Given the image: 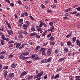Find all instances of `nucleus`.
I'll list each match as a JSON object with an SVG mask.
<instances>
[{"instance_id": "nucleus-21", "label": "nucleus", "mask_w": 80, "mask_h": 80, "mask_svg": "<svg viewBox=\"0 0 80 80\" xmlns=\"http://www.w3.org/2000/svg\"><path fill=\"white\" fill-rule=\"evenodd\" d=\"M51 60H52V58L51 57L48 59V60L46 61V62H50Z\"/></svg>"}, {"instance_id": "nucleus-46", "label": "nucleus", "mask_w": 80, "mask_h": 80, "mask_svg": "<svg viewBox=\"0 0 80 80\" xmlns=\"http://www.w3.org/2000/svg\"><path fill=\"white\" fill-rule=\"evenodd\" d=\"M17 2L19 4V5H21V4H22V2L20 1H18Z\"/></svg>"}, {"instance_id": "nucleus-8", "label": "nucleus", "mask_w": 80, "mask_h": 80, "mask_svg": "<svg viewBox=\"0 0 80 80\" xmlns=\"http://www.w3.org/2000/svg\"><path fill=\"white\" fill-rule=\"evenodd\" d=\"M37 35V32H35L33 33H32L30 34L29 35L30 36H35V35Z\"/></svg>"}, {"instance_id": "nucleus-9", "label": "nucleus", "mask_w": 80, "mask_h": 80, "mask_svg": "<svg viewBox=\"0 0 80 80\" xmlns=\"http://www.w3.org/2000/svg\"><path fill=\"white\" fill-rule=\"evenodd\" d=\"M25 47V44H22V45H21L20 47L19 48V49H22V48H23Z\"/></svg>"}, {"instance_id": "nucleus-45", "label": "nucleus", "mask_w": 80, "mask_h": 80, "mask_svg": "<svg viewBox=\"0 0 80 80\" xmlns=\"http://www.w3.org/2000/svg\"><path fill=\"white\" fill-rule=\"evenodd\" d=\"M9 58H13V55H12V54H10L9 56Z\"/></svg>"}, {"instance_id": "nucleus-48", "label": "nucleus", "mask_w": 80, "mask_h": 80, "mask_svg": "<svg viewBox=\"0 0 80 80\" xmlns=\"http://www.w3.org/2000/svg\"><path fill=\"white\" fill-rule=\"evenodd\" d=\"M58 52V50L57 49L55 50V53L57 54Z\"/></svg>"}, {"instance_id": "nucleus-1", "label": "nucleus", "mask_w": 80, "mask_h": 80, "mask_svg": "<svg viewBox=\"0 0 80 80\" xmlns=\"http://www.w3.org/2000/svg\"><path fill=\"white\" fill-rule=\"evenodd\" d=\"M46 49L43 48H42L40 50V53H42V55H45L46 54Z\"/></svg>"}, {"instance_id": "nucleus-27", "label": "nucleus", "mask_w": 80, "mask_h": 80, "mask_svg": "<svg viewBox=\"0 0 80 80\" xmlns=\"http://www.w3.org/2000/svg\"><path fill=\"white\" fill-rule=\"evenodd\" d=\"M24 57H25L24 56V55H23L22 54L21 55H20L19 57V58L20 59V58H23Z\"/></svg>"}, {"instance_id": "nucleus-10", "label": "nucleus", "mask_w": 80, "mask_h": 80, "mask_svg": "<svg viewBox=\"0 0 80 80\" xmlns=\"http://www.w3.org/2000/svg\"><path fill=\"white\" fill-rule=\"evenodd\" d=\"M21 43H22V42H20L19 43H18L17 45H16V48H19V47H20V46Z\"/></svg>"}, {"instance_id": "nucleus-40", "label": "nucleus", "mask_w": 80, "mask_h": 80, "mask_svg": "<svg viewBox=\"0 0 80 80\" xmlns=\"http://www.w3.org/2000/svg\"><path fill=\"white\" fill-rule=\"evenodd\" d=\"M70 10H71V8H68V9H67L66 10V12H70Z\"/></svg>"}, {"instance_id": "nucleus-39", "label": "nucleus", "mask_w": 80, "mask_h": 80, "mask_svg": "<svg viewBox=\"0 0 80 80\" xmlns=\"http://www.w3.org/2000/svg\"><path fill=\"white\" fill-rule=\"evenodd\" d=\"M64 50L65 52H68V49L67 48H65L64 49Z\"/></svg>"}, {"instance_id": "nucleus-36", "label": "nucleus", "mask_w": 80, "mask_h": 80, "mask_svg": "<svg viewBox=\"0 0 80 80\" xmlns=\"http://www.w3.org/2000/svg\"><path fill=\"white\" fill-rule=\"evenodd\" d=\"M49 25L50 26H53V22H51L49 23Z\"/></svg>"}, {"instance_id": "nucleus-49", "label": "nucleus", "mask_w": 80, "mask_h": 80, "mask_svg": "<svg viewBox=\"0 0 80 80\" xmlns=\"http://www.w3.org/2000/svg\"><path fill=\"white\" fill-rule=\"evenodd\" d=\"M41 7L42 8H45V6L43 4H41Z\"/></svg>"}, {"instance_id": "nucleus-37", "label": "nucleus", "mask_w": 80, "mask_h": 80, "mask_svg": "<svg viewBox=\"0 0 80 80\" xmlns=\"http://www.w3.org/2000/svg\"><path fill=\"white\" fill-rule=\"evenodd\" d=\"M35 31V28H32L31 29V32H34Z\"/></svg>"}, {"instance_id": "nucleus-32", "label": "nucleus", "mask_w": 80, "mask_h": 80, "mask_svg": "<svg viewBox=\"0 0 80 80\" xmlns=\"http://www.w3.org/2000/svg\"><path fill=\"white\" fill-rule=\"evenodd\" d=\"M80 43V41L78 39L76 40V43L77 45H78V44Z\"/></svg>"}, {"instance_id": "nucleus-61", "label": "nucleus", "mask_w": 80, "mask_h": 80, "mask_svg": "<svg viewBox=\"0 0 80 80\" xmlns=\"http://www.w3.org/2000/svg\"><path fill=\"white\" fill-rule=\"evenodd\" d=\"M6 2H8V3H10V0H5Z\"/></svg>"}, {"instance_id": "nucleus-41", "label": "nucleus", "mask_w": 80, "mask_h": 80, "mask_svg": "<svg viewBox=\"0 0 80 80\" xmlns=\"http://www.w3.org/2000/svg\"><path fill=\"white\" fill-rule=\"evenodd\" d=\"M64 60V58H62L59 60V62L61 61H63Z\"/></svg>"}, {"instance_id": "nucleus-6", "label": "nucleus", "mask_w": 80, "mask_h": 80, "mask_svg": "<svg viewBox=\"0 0 80 80\" xmlns=\"http://www.w3.org/2000/svg\"><path fill=\"white\" fill-rule=\"evenodd\" d=\"M17 63L16 62H13L12 64V68H15L16 67H17Z\"/></svg>"}, {"instance_id": "nucleus-52", "label": "nucleus", "mask_w": 80, "mask_h": 80, "mask_svg": "<svg viewBox=\"0 0 80 80\" xmlns=\"http://www.w3.org/2000/svg\"><path fill=\"white\" fill-rule=\"evenodd\" d=\"M29 17L31 19H32V20H34V18L32 16H29Z\"/></svg>"}, {"instance_id": "nucleus-33", "label": "nucleus", "mask_w": 80, "mask_h": 80, "mask_svg": "<svg viewBox=\"0 0 80 80\" xmlns=\"http://www.w3.org/2000/svg\"><path fill=\"white\" fill-rule=\"evenodd\" d=\"M50 43L52 45H55V43L52 41L50 42Z\"/></svg>"}, {"instance_id": "nucleus-59", "label": "nucleus", "mask_w": 80, "mask_h": 80, "mask_svg": "<svg viewBox=\"0 0 80 80\" xmlns=\"http://www.w3.org/2000/svg\"><path fill=\"white\" fill-rule=\"evenodd\" d=\"M77 10V11H80V7H78L76 8Z\"/></svg>"}, {"instance_id": "nucleus-50", "label": "nucleus", "mask_w": 80, "mask_h": 80, "mask_svg": "<svg viewBox=\"0 0 80 80\" xmlns=\"http://www.w3.org/2000/svg\"><path fill=\"white\" fill-rule=\"evenodd\" d=\"M42 25L43 24H40L38 26V27L39 28H41V27H42Z\"/></svg>"}, {"instance_id": "nucleus-5", "label": "nucleus", "mask_w": 80, "mask_h": 80, "mask_svg": "<svg viewBox=\"0 0 80 80\" xmlns=\"http://www.w3.org/2000/svg\"><path fill=\"white\" fill-rule=\"evenodd\" d=\"M7 32L8 33V35H13V32L12 31V30H7Z\"/></svg>"}, {"instance_id": "nucleus-26", "label": "nucleus", "mask_w": 80, "mask_h": 80, "mask_svg": "<svg viewBox=\"0 0 80 80\" xmlns=\"http://www.w3.org/2000/svg\"><path fill=\"white\" fill-rule=\"evenodd\" d=\"M67 45L68 46H70L71 45V42L70 41H68L67 42Z\"/></svg>"}, {"instance_id": "nucleus-62", "label": "nucleus", "mask_w": 80, "mask_h": 80, "mask_svg": "<svg viewBox=\"0 0 80 80\" xmlns=\"http://www.w3.org/2000/svg\"><path fill=\"white\" fill-rule=\"evenodd\" d=\"M60 44L61 46H63L64 45V43L63 42H61Z\"/></svg>"}, {"instance_id": "nucleus-25", "label": "nucleus", "mask_w": 80, "mask_h": 80, "mask_svg": "<svg viewBox=\"0 0 80 80\" xmlns=\"http://www.w3.org/2000/svg\"><path fill=\"white\" fill-rule=\"evenodd\" d=\"M42 63H47V61H46V59H44L43 60H42Z\"/></svg>"}, {"instance_id": "nucleus-2", "label": "nucleus", "mask_w": 80, "mask_h": 80, "mask_svg": "<svg viewBox=\"0 0 80 80\" xmlns=\"http://www.w3.org/2000/svg\"><path fill=\"white\" fill-rule=\"evenodd\" d=\"M52 52V49L51 48H49L47 51V55L49 56L51 54Z\"/></svg>"}, {"instance_id": "nucleus-4", "label": "nucleus", "mask_w": 80, "mask_h": 80, "mask_svg": "<svg viewBox=\"0 0 80 80\" xmlns=\"http://www.w3.org/2000/svg\"><path fill=\"white\" fill-rule=\"evenodd\" d=\"M43 74V72H41L38 74V75L36 77H35L36 78H38V77H41L42 74Z\"/></svg>"}, {"instance_id": "nucleus-24", "label": "nucleus", "mask_w": 80, "mask_h": 80, "mask_svg": "<svg viewBox=\"0 0 80 80\" xmlns=\"http://www.w3.org/2000/svg\"><path fill=\"white\" fill-rule=\"evenodd\" d=\"M55 29V27L54 26H52V27L51 28V29H50V32H53V30Z\"/></svg>"}, {"instance_id": "nucleus-18", "label": "nucleus", "mask_w": 80, "mask_h": 80, "mask_svg": "<svg viewBox=\"0 0 80 80\" xmlns=\"http://www.w3.org/2000/svg\"><path fill=\"white\" fill-rule=\"evenodd\" d=\"M18 33L20 35H22L23 33V31L21 30H19L18 31Z\"/></svg>"}, {"instance_id": "nucleus-23", "label": "nucleus", "mask_w": 80, "mask_h": 80, "mask_svg": "<svg viewBox=\"0 0 80 80\" xmlns=\"http://www.w3.org/2000/svg\"><path fill=\"white\" fill-rule=\"evenodd\" d=\"M76 80H80V76H77L75 77Z\"/></svg>"}, {"instance_id": "nucleus-42", "label": "nucleus", "mask_w": 80, "mask_h": 80, "mask_svg": "<svg viewBox=\"0 0 80 80\" xmlns=\"http://www.w3.org/2000/svg\"><path fill=\"white\" fill-rule=\"evenodd\" d=\"M26 24H27V25H28V26H29V24H30V22L28 21H26Z\"/></svg>"}, {"instance_id": "nucleus-44", "label": "nucleus", "mask_w": 80, "mask_h": 80, "mask_svg": "<svg viewBox=\"0 0 80 80\" xmlns=\"http://www.w3.org/2000/svg\"><path fill=\"white\" fill-rule=\"evenodd\" d=\"M8 66H6L4 68H3V69H4V70H6V69H8Z\"/></svg>"}, {"instance_id": "nucleus-43", "label": "nucleus", "mask_w": 80, "mask_h": 80, "mask_svg": "<svg viewBox=\"0 0 80 80\" xmlns=\"http://www.w3.org/2000/svg\"><path fill=\"white\" fill-rule=\"evenodd\" d=\"M4 58V56L3 55L0 56V58H1V59H3Z\"/></svg>"}, {"instance_id": "nucleus-60", "label": "nucleus", "mask_w": 80, "mask_h": 80, "mask_svg": "<svg viewBox=\"0 0 80 80\" xmlns=\"http://www.w3.org/2000/svg\"><path fill=\"white\" fill-rule=\"evenodd\" d=\"M63 18H64V19H65V20H67L68 19V18L67 17H64Z\"/></svg>"}, {"instance_id": "nucleus-56", "label": "nucleus", "mask_w": 80, "mask_h": 80, "mask_svg": "<svg viewBox=\"0 0 80 80\" xmlns=\"http://www.w3.org/2000/svg\"><path fill=\"white\" fill-rule=\"evenodd\" d=\"M48 12V13H52V11L51 10H47Z\"/></svg>"}, {"instance_id": "nucleus-12", "label": "nucleus", "mask_w": 80, "mask_h": 80, "mask_svg": "<svg viewBox=\"0 0 80 80\" xmlns=\"http://www.w3.org/2000/svg\"><path fill=\"white\" fill-rule=\"evenodd\" d=\"M6 26L7 27L9 28H11V26L10 25V23H8L6 24Z\"/></svg>"}, {"instance_id": "nucleus-53", "label": "nucleus", "mask_w": 80, "mask_h": 80, "mask_svg": "<svg viewBox=\"0 0 80 80\" xmlns=\"http://www.w3.org/2000/svg\"><path fill=\"white\" fill-rule=\"evenodd\" d=\"M43 25L44 26V27L45 28H46V27H47V24H45V23H43Z\"/></svg>"}, {"instance_id": "nucleus-47", "label": "nucleus", "mask_w": 80, "mask_h": 80, "mask_svg": "<svg viewBox=\"0 0 80 80\" xmlns=\"http://www.w3.org/2000/svg\"><path fill=\"white\" fill-rule=\"evenodd\" d=\"M51 34H52L51 33H49V34H48V35L47 36V37L48 38L49 37H50L51 36Z\"/></svg>"}, {"instance_id": "nucleus-31", "label": "nucleus", "mask_w": 80, "mask_h": 80, "mask_svg": "<svg viewBox=\"0 0 80 80\" xmlns=\"http://www.w3.org/2000/svg\"><path fill=\"white\" fill-rule=\"evenodd\" d=\"M40 48V46H38L36 48V49H35V50H36V51H37V50H38V49H39Z\"/></svg>"}, {"instance_id": "nucleus-34", "label": "nucleus", "mask_w": 80, "mask_h": 80, "mask_svg": "<svg viewBox=\"0 0 80 80\" xmlns=\"http://www.w3.org/2000/svg\"><path fill=\"white\" fill-rule=\"evenodd\" d=\"M5 53V51L2 52L0 53V55H3Z\"/></svg>"}, {"instance_id": "nucleus-29", "label": "nucleus", "mask_w": 80, "mask_h": 80, "mask_svg": "<svg viewBox=\"0 0 80 80\" xmlns=\"http://www.w3.org/2000/svg\"><path fill=\"white\" fill-rule=\"evenodd\" d=\"M58 77H59V74H58L56 75L54 77V78L55 79H56V78H57Z\"/></svg>"}, {"instance_id": "nucleus-35", "label": "nucleus", "mask_w": 80, "mask_h": 80, "mask_svg": "<svg viewBox=\"0 0 80 80\" xmlns=\"http://www.w3.org/2000/svg\"><path fill=\"white\" fill-rule=\"evenodd\" d=\"M22 27H27L28 26V25H27V24H25L23 25Z\"/></svg>"}, {"instance_id": "nucleus-22", "label": "nucleus", "mask_w": 80, "mask_h": 80, "mask_svg": "<svg viewBox=\"0 0 80 80\" xmlns=\"http://www.w3.org/2000/svg\"><path fill=\"white\" fill-rule=\"evenodd\" d=\"M13 76H14V73H11L9 75V77L10 78L13 77Z\"/></svg>"}, {"instance_id": "nucleus-55", "label": "nucleus", "mask_w": 80, "mask_h": 80, "mask_svg": "<svg viewBox=\"0 0 80 80\" xmlns=\"http://www.w3.org/2000/svg\"><path fill=\"white\" fill-rule=\"evenodd\" d=\"M13 46V45L12 44H11L9 45V47H12Z\"/></svg>"}, {"instance_id": "nucleus-20", "label": "nucleus", "mask_w": 80, "mask_h": 80, "mask_svg": "<svg viewBox=\"0 0 80 80\" xmlns=\"http://www.w3.org/2000/svg\"><path fill=\"white\" fill-rule=\"evenodd\" d=\"M34 59L36 60H40V59H42V58H39V57L38 56L37 57L35 58Z\"/></svg>"}, {"instance_id": "nucleus-3", "label": "nucleus", "mask_w": 80, "mask_h": 80, "mask_svg": "<svg viewBox=\"0 0 80 80\" xmlns=\"http://www.w3.org/2000/svg\"><path fill=\"white\" fill-rule=\"evenodd\" d=\"M28 73V71H25L23 72H22L20 76V77H23V76H24V75H27Z\"/></svg>"}, {"instance_id": "nucleus-51", "label": "nucleus", "mask_w": 80, "mask_h": 80, "mask_svg": "<svg viewBox=\"0 0 80 80\" xmlns=\"http://www.w3.org/2000/svg\"><path fill=\"white\" fill-rule=\"evenodd\" d=\"M32 58H34L35 59V55H32Z\"/></svg>"}, {"instance_id": "nucleus-54", "label": "nucleus", "mask_w": 80, "mask_h": 80, "mask_svg": "<svg viewBox=\"0 0 80 80\" xmlns=\"http://www.w3.org/2000/svg\"><path fill=\"white\" fill-rule=\"evenodd\" d=\"M4 40H7V41H9L10 40V39H9V38H6Z\"/></svg>"}, {"instance_id": "nucleus-38", "label": "nucleus", "mask_w": 80, "mask_h": 80, "mask_svg": "<svg viewBox=\"0 0 80 80\" xmlns=\"http://www.w3.org/2000/svg\"><path fill=\"white\" fill-rule=\"evenodd\" d=\"M37 30L38 31H42L43 29H42V28H40L37 29Z\"/></svg>"}, {"instance_id": "nucleus-16", "label": "nucleus", "mask_w": 80, "mask_h": 80, "mask_svg": "<svg viewBox=\"0 0 80 80\" xmlns=\"http://www.w3.org/2000/svg\"><path fill=\"white\" fill-rule=\"evenodd\" d=\"M7 73H8V72L7 71H4V77L5 78H6V77H7Z\"/></svg>"}, {"instance_id": "nucleus-28", "label": "nucleus", "mask_w": 80, "mask_h": 80, "mask_svg": "<svg viewBox=\"0 0 80 80\" xmlns=\"http://www.w3.org/2000/svg\"><path fill=\"white\" fill-rule=\"evenodd\" d=\"M15 43V41H9L8 42V43Z\"/></svg>"}, {"instance_id": "nucleus-13", "label": "nucleus", "mask_w": 80, "mask_h": 80, "mask_svg": "<svg viewBox=\"0 0 80 80\" xmlns=\"http://www.w3.org/2000/svg\"><path fill=\"white\" fill-rule=\"evenodd\" d=\"M47 34V31H45L42 33V36H45Z\"/></svg>"}, {"instance_id": "nucleus-64", "label": "nucleus", "mask_w": 80, "mask_h": 80, "mask_svg": "<svg viewBox=\"0 0 80 80\" xmlns=\"http://www.w3.org/2000/svg\"><path fill=\"white\" fill-rule=\"evenodd\" d=\"M28 57H24L23 59L24 60V59H28Z\"/></svg>"}, {"instance_id": "nucleus-11", "label": "nucleus", "mask_w": 80, "mask_h": 80, "mask_svg": "<svg viewBox=\"0 0 80 80\" xmlns=\"http://www.w3.org/2000/svg\"><path fill=\"white\" fill-rule=\"evenodd\" d=\"M22 55H24V56H26L27 55H29V52H24V53H22Z\"/></svg>"}, {"instance_id": "nucleus-58", "label": "nucleus", "mask_w": 80, "mask_h": 80, "mask_svg": "<svg viewBox=\"0 0 80 80\" xmlns=\"http://www.w3.org/2000/svg\"><path fill=\"white\" fill-rule=\"evenodd\" d=\"M36 37L37 38H38L40 37V36L38 35H36Z\"/></svg>"}, {"instance_id": "nucleus-63", "label": "nucleus", "mask_w": 80, "mask_h": 80, "mask_svg": "<svg viewBox=\"0 0 80 80\" xmlns=\"http://www.w3.org/2000/svg\"><path fill=\"white\" fill-rule=\"evenodd\" d=\"M0 30H1V31H3L4 30V28L3 27H2L0 28Z\"/></svg>"}, {"instance_id": "nucleus-15", "label": "nucleus", "mask_w": 80, "mask_h": 80, "mask_svg": "<svg viewBox=\"0 0 80 80\" xmlns=\"http://www.w3.org/2000/svg\"><path fill=\"white\" fill-rule=\"evenodd\" d=\"M54 37L53 36H51L49 38V40H51V41H53L54 40Z\"/></svg>"}, {"instance_id": "nucleus-7", "label": "nucleus", "mask_w": 80, "mask_h": 80, "mask_svg": "<svg viewBox=\"0 0 80 80\" xmlns=\"http://www.w3.org/2000/svg\"><path fill=\"white\" fill-rule=\"evenodd\" d=\"M23 19H20L19 20V22L20 25H22V24H23Z\"/></svg>"}, {"instance_id": "nucleus-30", "label": "nucleus", "mask_w": 80, "mask_h": 80, "mask_svg": "<svg viewBox=\"0 0 80 80\" xmlns=\"http://www.w3.org/2000/svg\"><path fill=\"white\" fill-rule=\"evenodd\" d=\"M76 37H74L73 38H72V41L73 42H75V41H76Z\"/></svg>"}, {"instance_id": "nucleus-14", "label": "nucleus", "mask_w": 80, "mask_h": 80, "mask_svg": "<svg viewBox=\"0 0 80 80\" xmlns=\"http://www.w3.org/2000/svg\"><path fill=\"white\" fill-rule=\"evenodd\" d=\"M72 32L70 33L68 35H67L66 37V38H69L70 37H71V35H72Z\"/></svg>"}, {"instance_id": "nucleus-19", "label": "nucleus", "mask_w": 80, "mask_h": 80, "mask_svg": "<svg viewBox=\"0 0 80 80\" xmlns=\"http://www.w3.org/2000/svg\"><path fill=\"white\" fill-rule=\"evenodd\" d=\"M33 76L32 75L28 77L27 79L28 80H31V79L33 78Z\"/></svg>"}, {"instance_id": "nucleus-57", "label": "nucleus", "mask_w": 80, "mask_h": 80, "mask_svg": "<svg viewBox=\"0 0 80 80\" xmlns=\"http://www.w3.org/2000/svg\"><path fill=\"white\" fill-rule=\"evenodd\" d=\"M2 38L3 40H5V36H4V35H3L2 36Z\"/></svg>"}, {"instance_id": "nucleus-17", "label": "nucleus", "mask_w": 80, "mask_h": 80, "mask_svg": "<svg viewBox=\"0 0 80 80\" xmlns=\"http://www.w3.org/2000/svg\"><path fill=\"white\" fill-rule=\"evenodd\" d=\"M7 73H8V72L7 71H4V77L5 78H6V77H7Z\"/></svg>"}]
</instances>
